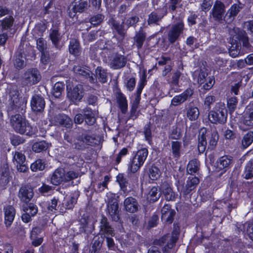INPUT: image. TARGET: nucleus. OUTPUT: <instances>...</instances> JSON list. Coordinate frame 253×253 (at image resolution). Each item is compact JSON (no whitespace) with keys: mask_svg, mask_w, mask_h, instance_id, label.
Segmentation results:
<instances>
[{"mask_svg":"<svg viewBox=\"0 0 253 253\" xmlns=\"http://www.w3.org/2000/svg\"><path fill=\"white\" fill-rule=\"evenodd\" d=\"M27 100L20 96L18 91L11 89L9 93L7 112L8 115L14 112H20L25 109Z\"/></svg>","mask_w":253,"mask_h":253,"instance_id":"f257e3e1","label":"nucleus"},{"mask_svg":"<svg viewBox=\"0 0 253 253\" xmlns=\"http://www.w3.org/2000/svg\"><path fill=\"white\" fill-rule=\"evenodd\" d=\"M139 20V17L136 16L126 17L122 20V22L120 24L119 21L112 18L109 19V23L120 36L124 38L126 36L127 29L130 27H135Z\"/></svg>","mask_w":253,"mask_h":253,"instance_id":"f03ea898","label":"nucleus"},{"mask_svg":"<svg viewBox=\"0 0 253 253\" xmlns=\"http://www.w3.org/2000/svg\"><path fill=\"white\" fill-rule=\"evenodd\" d=\"M10 122L12 127L17 133L31 135L34 132L33 128L20 114L11 115Z\"/></svg>","mask_w":253,"mask_h":253,"instance_id":"7ed1b4c3","label":"nucleus"},{"mask_svg":"<svg viewBox=\"0 0 253 253\" xmlns=\"http://www.w3.org/2000/svg\"><path fill=\"white\" fill-rule=\"evenodd\" d=\"M79 173L73 170L65 171L61 168L56 169L53 172L50 181L52 184L58 185L62 182H67L78 178Z\"/></svg>","mask_w":253,"mask_h":253,"instance_id":"20e7f679","label":"nucleus"},{"mask_svg":"<svg viewBox=\"0 0 253 253\" xmlns=\"http://www.w3.org/2000/svg\"><path fill=\"white\" fill-rule=\"evenodd\" d=\"M227 110L223 103L216 104L213 110L209 114V119L213 124H224L227 121Z\"/></svg>","mask_w":253,"mask_h":253,"instance_id":"39448f33","label":"nucleus"},{"mask_svg":"<svg viewBox=\"0 0 253 253\" xmlns=\"http://www.w3.org/2000/svg\"><path fill=\"white\" fill-rule=\"evenodd\" d=\"M148 154V151L146 148L139 150L130 160L128 169L132 173L138 171L143 165Z\"/></svg>","mask_w":253,"mask_h":253,"instance_id":"423d86ee","label":"nucleus"},{"mask_svg":"<svg viewBox=\"0 0 253 253\" xmlns=\"http://www.w3.org/2000/svg\"><path fill=\"white\" fill-rule=\"evenodd\" d=\"M107 197V213L112 220L118 222L120 220V210L116 196L114 194L109 193Z\"/></svg>","mask_w":253,"mask_h":253,"instance_id":"0eeeda50","label":"nucleus"},{"mask_svg":"<svg viewBox=\"0 0 253 253\" xmlns=\"http://www.w3.org/2000/svg\"><path fill=\"white\" fill-rule=\"evenodd\" d=\"M42 77L40 72L36 69H30L23 75L22 81L24 84L31 86L39 83Z\"/></svg>","mask_w":253,"mask_h":253,"instance_id":"6e6552de","label":"nucleus"},{"mask_svg":"<svg viewBox=\"0 0 253 253\" xmlns=\"http://www.w3.org/2000/svg\"><path fill=\"white\" fill-rule=\"evenodd\" d=\"M184 29V24L182 21L172 25L168 32L169 42L171 44L174 43L178 40L180 36L183 34Z\"/></svg>","mask_w":253,"mask_h":253,"instance_id":"1a4fd4ad","label":"nucleus"},{"mask_svg":"<svg viewBox=\"0 0 253 253\" xmlns=\"http://www.w3.org/2000/svg\"><path fill=\"white\" fill-rule=\"evenodd\" d=\"M225 12V4L221 1L216 0L211 12L214 20L218 22L223 20Z\"/></svg>","mask_w":253,"mask_h":253,"instance_id":"9d476101","label":"nucleus"},{"mask_svg":"<svg viewBox=\"0 0 253 253\" xmlns=\"http://www.w3.org/2000/svg\"><path fill=\"white\" fill-rule=\"evenodd\" d=\"M244 6V4L240 1H238V3H234L232 5L224 16L223 20L227 24L231 23L243 8Z\"/></svg>","mask_w":253,"mask_h":253,"instance_id":"9b49d317","label":"nucleus"},{"mask_svg":"<svg viewBox=\"0 0 253 253\" xmlns=\"http://www.w3.org/2000/svg\"><path fill=\"white\" fill-rule=\"evenodd\" d=\"M168 13V7L164 6L161 10L151 12L148 16L147 20L148 24L159 25L163 17Z\"/></svg>","mask_w":253,"mask_h":253,"instance_id":"f8f14e48","label":"nucleus"},{"mask_svg":"<svg viewBox=\"0 0 253 253\" xmlns=\"http://www.w3.org/2000/svg\"><path fill=\"white\" fill-rule=\"evenodd\" d=\"M51 122L55 126H60L66 128H71L73 126L72 119L67 115L63 114L55 115L52 119Z\"/></svg>","mask_w":253,"mask_h":253,"instance_id":"ddd939ff","label":"nucleus"},{"mask_svg":"<svg viewBox=\"0 0 253 253\" xmlns=\"http://www.w3.org/2000/svg\"><path fill=\"white\" fill-rule=\"evenodd\" d=\"M169 241L166 247L163 249L164 253H174V251L172 249L176 241V239L174 237H171L169 235H166L161 238L155 243L160 246Z\"/></svg>","mask_w":253,"mask_h":253,"instance_id":"4468645a","label":"nucleus"},{"mask_svg":"<svg viewBox=\"0 0 253 253\" xmlns=\"http://www.w3.org/2000/svg\"><path fill=\"white\" fill-rule=\"evenodd\" d=\"M31 106L32 110L35 112H42L45 107L44 98L37 94L34 95L31 100Z\"/></svg>","mask_w":253,"mask_h":253,"instance_id":"2eb2a0df","label":"nucleus"},{"mask_svg":"<svg viewBox=\"0 0 253 253\" xmlns=\"http://www.w3.org/2000/svg\"><path fill=\"white\" fill-rule=\"evenodd\" d=\"M33 196L34 192L33 188L30 186H23L19 189L18 197L23 202H29L32 199Z\"/></svg>","mask_w":253,"mask_h":253,"instance_id":"dca6fc26","label":"nucleus"},{"mask_svg":"<svg viewBox=\"0 0 253 253\" xmlns=\"http://www.w3.org/2000/svg\"><path fill=\"white\" fill-rule=\"evenodd\" d=\"M194 91L190 88H187L181 94L175 96L171 100V104L176 106L188 100L193 94Z\"/></svg>","mask_w":253,"mask_h":253,"instance_id":"f3484780","label":"nucleus"},{"mask_svg":"<svg viewBox=\"0 0 253 253\" xmlns=\"http://www.w3.org/2000/svg\"><path fill=\"white\" fill-rule=\"evenodd\" d=\"M73 70L75 73L88 78L90 83L94 84L96 82V79L92 77V73L89 70L79 65H75Z\"/></svg>","mask_w":253,"mask_h":253,"instance_id":"a211bd4d","label":"nucleus"},{"mask_svg":"<svg viewBox=\"0 0 253 253\" xmlns=\"http://www.w3.org/2000/svg\"><path fill=\"white\" fill-rule=\"evenodd\" d=\"M138 206L136 199L132 197L126 198L124 201L125 210L130 213L136 212L138 209Z\"/></svg>","mask_w":253,"mask_h":253,"instance_id":"6ab92c4d","label":"nucleus"},{"mask_svg":"<svg viewBox=\"0 0 253 253\" xmlns=\"http://www.w3.org/2000/svg\"><path fill=\"white\" fill-rule=\"evenodd\" d=\"M243 123L246 126H253V102L246 107L243 116Z\"/></svg>","mask_w":253,"mask_h":253,"instance_id":"aec40b11","label":"nucleus"},{"mask_svg":"<svg viewBox=\"0 0 253 253\" xmlns=\"http://www.w3.org/2000/svg\"><path fill=\"white\" fill-rule=\"evenodd\" d=\"M83 86L81 84H77L70 91L68 92V97L73 102L80 101L83 97Z\"/></svg>","mask_w":253,"mask_h":253,"instance_id":"412c9836","label":"nucleus"},{"mask_svg":"<svg viewBox=\"0 0 253 253\" xmlns=\"http://www.w3.org/2000/svg\"><path fill=\"white\" fill-rule=\"evenodd\" d=\"M161 190L167 201H174L177 196L167 182L162 183Z\"/></svg>","mask_w":253,"mask_h":253,"instance_id":"4be33fe9","label":"nucleus"},{"mask_svg":"<svg viewBox=\"0 0 253 253\" xmlns=\"http://www.w3.org/2000/svg\"><path fill=\"white\" fill-rule=\"evenodd\" d=\"M233 164V157L230 156L225 155L220 157L216 162L217 168L219 169H229Z\"/></svg>","mask_w":253,"mask_h":253,"instance_id":"5701e85b","label":"nucleus"},{"mask_svg":"<svg viewBox=\"0 0 253 253\" xmlns=\"http://www.w3.org/2000/svg\"><path fill=\"white\" fill-rule=\"evenodd\" d=\"M200 180L197 177L190 176L188 177L186 184L183 186L181 190L184 195H187L195 188L196 186L199 184Z\"/></svg>","mask_w":253,"mask_h":253,"instance_id":"b1692460","label":"nucleus"},{"mask_svg":"<svg viewBox=\"0 0 253 253\" xmlns=\"http://www.w3.org/2000/svg\"><path fill=\"white\" fill-rule=\"evenodd\" d=\"M207 131L206 128H202L200 129L198 135V149L200 153H203L206 150L207 142L206 138V134Z\"/></svg>","mask_w":253,"mask_h":253,"instance_id":"393cba45","label":"nucleus"},{"mask_svg":"<svg viewBox=\"0 0 253 253\" xmlns=\"http://www.w3.org/2000/svg\"><path fill=\"white\" fill-rule=\"evenodd\" d=\"M126 59L124 56L116 54L110 62V66L114 69H118L124 67L126 64Z\"/></svg>","mask_w":253,"mask_h":253,"instance_id":"a878e982","label":"nucleus"},{"mask_svg":"<svg viewBox=\"0 0 253 253\" xmlns=\"http://www.w3.org/2000/svg\"><path fill=\"white\" fill-rule=\"evenodd\" d=\"M4 222L7 227H9L12 223L15 215V211L14 208L10 205L7 206L4 208Z\"/></svg>","mask_w":253,"mask_h":253,"instance_id":"bb28decb","label":"nucleus"},{"mask_svg":"<svg viewBox=\"0 0 253 253\" xmlns=\"http://www.w3.org/2000/svg\"><path fill=\"white\" fill-rule=\"evenodd\" d=\"M85 123L89 126L93 125L96 122L95 112L89 107H86L83 110Z\"/></svg>","mask_w":253,"mask_h":253,"instance_id":"cd10ccee","label":"nucleus"},{"mask_svg":"<svg viewBox=\"0 0 253 253\" xmlns=\"http://www.w3.org/2000/svg\"><path fill=\"white\" fill-rule=\"evenodd\" d=\"M25 56L21 49H19L15 54V59L14 62L15 67L18 69H21L25 66Z\"/></svg>","mask_w":253,"mask_h":253,"instance_id":"c85d7f7f","label":"nucleus"},{"mask_svg":"<svg viewBox=\"0 0 253 253\" xmlns=\"http://www.w3.org/2000/svg\"><path fill=\"white\" fill-rule=\"evenodd\" d=\"M72 4V10L74 13H82L86 9L88 6L87 1L84 0H74Z\"/></svg>","mask_w":253,"mask_h":253,"instance_id":"c756f323","label":"nucleus"},{"mask_svg":"<svg viewBox=\"0 0 253 253\" xmlns=\"http://www.w3.org/2000/svg\"><path fill=\"white\" fill-rule=\"evenodd\" d=\"M146 37V33L141 28L138 32L136 33L133 38L134 44H135L138 49H140L143 44Z\"/></svg>","mask_w":253,"mask_h":253,"instance_id":"7c9ffc66","label":"nucleus"},{"mask_svg":"<svg viewBox=\"0 0 253 253\" xmlns=\"http://www.w3.org/2000/svg\"><path fill=\"white\" fill-rule=\"evenodd\" d=\"M9 170L7 165H4L0 168V184L4 186L8 184L10 178Z\"/></svg>","mask_w":253,"mask_h":253,"instance_id":"2f4dec72","label":"nucleus"},{"mask_svg":"<svg viewBox=\"0 0 253 253\" xmlns=\"http://www.w3.org/2000/svg\"><path fill=\"white\" fill-rule=\"evenodd\" d=\"M116 98L117 103L123 113H126L127 109V103L126 97L121 92H118L116 93Z\"/></svg>","mask_w":253,"mask_h":253,"instance_id":"473e14b6","label":"nucleus"},{"mask_svg":"<svg viewBox=\"0 0 253 253\" xmlns=\"http://www.w3.org/2000/svg\"><path fill=\"white\" fill-rule=\"evenodd\" d=\"M69 50L71 54L78 56L81 52V48L79 42L75 39H71L69 45Z\"/></svg>","mask_w":253,"mask_h":253,"instance_id":"72a5a7b5","label":"nucleus"},{"mask_svg":"<svg viewBox=\"0 0 253 253\" xmlns=\"http://www.w3.org/2000/svg\"><path fill=\"white\" fill-rule=\"evenodd\" d=\"M14 22V19L12 15L5 17L0 21V25L2 31L11 30Z\"/></svg>","mask_w":253,"mask_h":253,"instance_id":"f704fd0d","label":"nucleus"},{"mask_svg":"<svg viewBox=\"0 0 253 253\" xmlns=\"http://www.w3.org/2000/svg\"><path fill=\"white\" fill-rule=\"evenodd\" d=\"M253 142V131H248L242 139V146L244 149L248 148Z\"/></svg>","mask_w":253,"mask_h":253,"instance_id":"c9c22d12","label":"nucleus"},{"mask_svg":"<svg viewBox=\"0 0 253 253\" xmlns=\"http://www.w3.org/2000/svg\"><path fill=\"white\" fill-rule=\"evenodd\" d=\"M200 162L197 159H193L189 162L187 167V171L190 174L197 172L199 169Z\"/></svg>","mask_w":253,"mask_h":253,"instance_id":"e433bc0d","label":"nucleus"},{"mask_svg":"<svg viewBox=\"0 0 253 253\" xmlns=\"http://www.w3.org/2000/svg\"><path fill=\"white\" fill-rule=\"evenodd\" d=\"M48 147V143L45 141H41L34 143L32 146V150L36 153H40L46 150Z\"/></svg>","mask_w":253,"mask_h":253,"instance_id":"4c0bfd02","label":"nucleus"},{"mask_svg":"<svg viewBox=\"0 0 253 253\" xmlns=\"http://www.w3.org/2000/svg\"><path fill=\"white\" fill-rule=\"evenodd\" d=\"M38 49L42 53V60L43 61L44 56H46L47 51V45L46 41L43 38H39L37 40Z\"/></svg>","mask_w":253,"mask_h":253,"instance_id":"58836bf2","label":"nucleus"},{"mask_svg":"<svg viewBox=\"0 0 253 253\" xmlns=\"http://www.w3.org/2000/svg\"><path fill=\"white\" fill-rule=\"evenodd\" d=\"M218 138V134L216 130L211 132L209 136V144L208 148L211 150H213L216 146Z\"/></svg>","mask_w":253,"mask_h":253,"instance_id":"ea45409f","label":"nucleus"},{"mask_svg":"<svg viewBox=\"0 0 253 253\" xmlns=\"http://www.w3.org/2000/svg\"><path fill=\"white\" fill-rule=\"evenodd\" d=\"M241 43L238 42H232L231 46L229 49L230 55L233 58L237 57L240 53Z\"/></svg>","mask_w":253,"mask_h":253,"instance_id":"a19ab883","label":"nucleus"},{"mask_svg":"<svg viewBox=\"0 0 253 253\" xmlns=\"http://www.w3.org/2000/svg\"><path fill=\"white\" fill-rule=\"evenodd\" d=\"M199 109L196 107H190L187 109V117L191 121L196 120L199 116Z\"/></svg>","mask_w":253,"mask_h":253,"instance_id":"79ce46f5","label":"nucleus"},{"mask_svg":"<svg viewBox=\"0 0 253 253\" xmlns=\"http://www.w3.org/2000/svg\"><path fill=\"white\" fill-rule=\"evenodd\" d=\"M181 75V72L176 70L172 72L169 77V78L168 80V83L173 86H178L179 78Z\"/></svg>","mask_w":253,"mask_h":253,"instance_id":"37998d69","label":"nucleus"},{"mask_svg":"<svg viewBox=\"0 0 253 253\" xmlns=\"http://www.w3.org/2000/svg\"><path fill=\"white\" fill-rule=\"evenodd\" d=\"M229 34L232 38V42H238V40L241 38L243 33L240 31L239 28L237 27H229L228 29Z\"/></svg>","mask_w":253,"mask_h":253,"instance_id":"c03bdc74","label":"nucleus"},{"mask_svg":"<svg viewBox=\"0 0 253 253\" xmlns=\"http://www.w3.org/2000/svg\"><path fill=\"white\" fill-rule=\"evenodd\" d=\"M82 138L84 139L86 146H94L99 143V140L94 136L90 135L87 134H82Z\"/></svg>","mask_w":253,"mask_h":253,"instance_id":"a18cd8bd","label":"nucleus"},{"mask_svg":"<svg viewBox=\"0 0 253 253\" xmlns=\"http://www.w3.org/2000/svg\"><path fill=\"white\" fill-rule=\"evenodd\" d=\"M49 37L52 43L56 48H58L59 42L62 38V36L59 33L58 31L56 29L52 30L49 34Z\"/></svg>","mask_w":253,"mask_h":253,"instance_id":"49530a36","label":"nucleus"},{"mask_svg":"<svg viewBox=\"0 0 253 253\" xmlns=\"http://www.w3.org/2000/svg\"><path fill=\"white\" fill-rule=\"evenodd\" d=\"M96 78L99 82L105 83L107 82V73L100 67H98L95 70Z\"/></svg>","mask_w":253,"mask_h":253,"instance_id":"de8ad7c7","label":"nucleus"},{"mask_svg":"<svg viewBox=\"0 0 253 253\" xmlns=\"http://www.w3.org/2000/svg\"><path fill=\"white\" fill-rule=\"evenodd\" d=\"M13 154V163L16 165H22L24 164L26 161L25 156L21 152L16 151Z\"/></svg>","mask_w":253,"mask_h":253,"instance_id":"09e8293b","label":"nucleus"},{"mask_svg":"<svg viewBox=\"0 0 253 253\" xmlns=\"http://www.w3.org/2000/svg\"><path fill=\"white\" fill-rule=\"evenodd\" d=\"M160 195L161 193L158 190V188L153 187L150 190L147 196V199L150 202H155L159 199Z\"/></svg>","mask_w":253,"mask_h":253,"instance_id":"8fccbe9b","label":"nucleus"},{"mask_svg":"<svg viewBox=\"0 0 253 253\" xmlns=\"http://www.w3.org/2000/svg\"><path fill=\"white\" fill-rule=\"evenodd\" d=\"M181 142L176 141L171 142V150L172 155L174 158H178L180 156Z\"/></svg>","mask_w":253,"mask_h":253,"instance_id":"3c124183","label":"nucleus"},{"mask_svg":"<svg viewBox=\"0 0 253 253\" xmlns=\"http://www.w3.org/2000/svg\"><path fill=\"white\" fill-rule=\"evenodd\" d=\"M45 163L44 161L42 159H38L31 165V169L33 171H37L38 170H42L44 169Z\"/></svg>","mask_w":253,"mask_h":253,"instance_id":"603ef678","label":"nucleus"},{"mask_svg":"<svg viewBox=\"0 0 253 253\" xmlns=\"http://www.w3.org/2000/svg\"><path fill=\"white\" fill-rule=\"evenodd\" d=\"M117 181L119 183L121 190L126 192L127 191L128 181L124 175L119 173L117 176Z\"/></svg>","mask_w":253,"mask_h":253,"instance_id":"864d4df0","label":"nucleus"},{"mask_svg":"<svg viewBox=\"0 0 253 253\" xmlns=\"http://www.w3.org/2000/svg\"><path fill=\"white\" fill-rule=\"evenodd\" d=\"M64 88V84L61 82L55 84L52 90V94L56 98L59 97Z\"/></svg>","mask_w":253,"mask_h":253,"instance_id":"5fc2aeb1","label":"nucleus"},{"mask_svg":"<svg viewBox=\"0 0 253 253\" xmlns=\"http://www.w3.org/2000/svg\"><path fill=\"white\" fill-rule=\"evenodd\" d=\"M149 176L152 180H157L160 176V171L157 167L152 166L149 169Z\"/></svg>","mask_w":253,"mask_h":253,"instance_id":"6e6d98bb","label":"nucleus"},{"mask_svg":"<svg viewBox=\"0 0 253 253\" xmlns=\"http://www.w3.org/2000/svg\"><path fill=\"white\" fill-rule=\"evenodd\" d=\"M238 99L236 97L230 98L227 101V106L230 113L233 112L237 108Z\"/></svg>","mask_w":253,"mask_h":253,"instance_id":"4d7b16f0","label":"nucleus"},{"mask_svg":"<svg viewBox=\"0 0 253 253\" xmlns=\"http://www.w3.org/2000/svg\"><path fill=\"white\" fill-rule=\"evenodd\" d=\"M104 19V16L101 14H97L92 16L89 20L90 23L94 26L100 24Z\"/></svg>","mask_w":253,"mask_h":253,"instance_id":"13d9d810","label":"nucleus"},{"mask_svg":"<svg viewBox=\"0 0 253 253\" xmlns=\"http://www.w3.org/2000/svg\"><path fill=\"white\" fill-rule=\"evenodd\" d=\"M108 181L109 177L108 176H105L103 182L96 184V186L95 188V190L98 192H101L104 191L105 188L107 187Z\"/></svg>","mask_w":253,"mask_h":253,"instance_id":"bf43d9fd","label":"nucleus"},{"mask_svg":"<svg viewBox=\"0 0 253 253\" xmlns=\"http://www.w3.org/2000/svg\"><path fill=\"white\" fill-rule=\"evenodd\" d=\"M74 148L79 150H84L86 148L84 139L82 138V135L78 137L77 141L74 143Z\"/></svg>","mask_w":253,"mask_h":253,"instance_id":"052dcab7","label":"nucleus"},{"mask_svg":"<svg viewBox=\"0 0 253 253\" xmlns=\"http://www.w3.org/2000/svg\"><path fill=\"white\" fill-rule=\"evenodd\" d=\"M215 83V81L213 76L209 77L207 78L204 83H202L203 86L202 88L208 90L211 88Z\"/></svg>","mask_w":253,"mask_h":253,"instance_id":"680f3d73","label":"nucleus"},{"mask_svg":"<svg viewBox=\"0 0 253 253\" xmlns=\"http://www.w3.org/2000/svg\"><path fill=\"white\" fill-rule=\"evenodd\" d=\"M103 240H104L103 238H100L99 237L97 239L94 240V241H93V243L92 244V253L93 252V253H96V252L97 251H98V250H99L100 249V248L102 246Z\"/></svg>","mask_w":253,"mask_h":253,"instance_id":"e2e57ef3","label":"nucleus"},{"mask_svg":"<svg viewBox=\"0 0 253 253\" xmlns=\"http://www.w3.org/2000/svg\"><path fill=\"white\" fill-rule=\"evenodd\" d=\"M181 137V133L179 129L177 127H173V128L169 133V138L171 139L178 140Z\"/></svg>","mask_w":253,"mask_h":253,"instance_id":"0e129e2a","label":"nucleus"},{"mask_svg":"<svg viewBox=\"0 0 253 253\" xmlns=\"http://www.w3.org/2000/svg\"><path fill=\"white\" fill-rule=\"evenodd\" d=\"M111 227H112L110 225L108 219L106 217L103 215L100 221V231L104 230L105 229H109V228Z\"/></svg>","mask_w":253,"mask_h":253,"instance_id":"69168bd1","label":"nucleus"},{"mask_svg":"<svg viewBox=\"0 0 253 253\" xmlns=\"http://www.w3.org/2000/svg\"><path fill=\"white\" fill-rule=\"evenodd\" d=\"M111 227H112L110 225L108 219L106 217L103 215L100 221V231L104 230L105 229H109V228Z\"/></svg>","mask_w":253,"mask_h":253,"instance_id":"338daca9","label":"nucleus"},{"mask_svg":"<svg viewBox=\"0 0 253 253\" xmlns=\"http://www.w3.org/2000/svg\"><path fill=\"white\" fill-rule=\"evenodd\" d=\"M10 139L11 144L14 146H18L24 142V139L18 135H13Z\"/></svg>","mask_w":253,"mask_h":253,"instance_id":"774afa93","label":"nucleus"}]
</instances>
